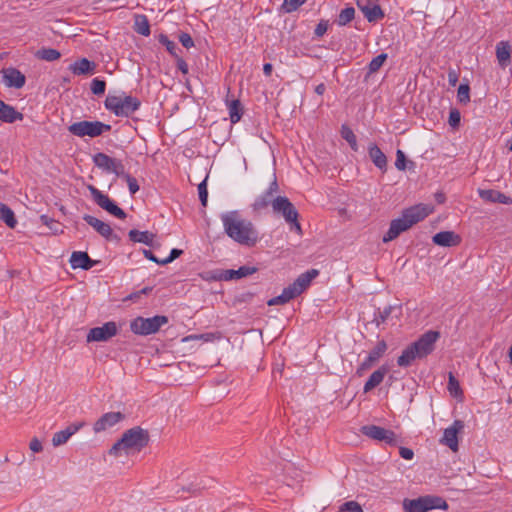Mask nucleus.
<instances>
[{
	"instance_id": "nucleus-2",
	"label": "nucleus",
	"mask_w": 512,
	"mask_h": 512,
	"mask_svg": "<svg viewBox=\"0 0 512 512\" xmlns=\"http://www.w3.org/2000/svg\"><path fill=\"white\" fill-rule=\"evenodd\" d=\"M149 442L147 430L136 426L126 430L122 437L110 448L109 454L115 457L140 452Z\"/></svg>"
},
{
	"instance_id": "nucleus-23",
	"label": "nucleus",
	"mask_w": 512,
	"mask_h": 512,
	"mask_svg": "<svg viewBox=\"0 0 512 512\" xmlns=\"http://www.w3.org/2000/svg\"><path fill=\"white\" fill-rule=\"evenodd\" d=\"M73 269L81 268L88 270L92 268L95 262L88 256L86 252L75 251L71 254L69 260Z\"/></svg>"
},
{
	"instance_id": "nucleus-24",
	"label": "nucleus",
	"mask_w": 512,
	"mask_h": 512,
	"mask_svg": "<svg viewBox=\"0 0 512 512\" xmlns=\"http://www.w3.org/2000/svg\"><path fill=\"white\" fill-rule=\"evenodd\" d=\"M256 271H257V268H255V267L241 266L237 270H234V269L224 270L220 275V279L224 280V281L241 279V278H244V277L254 274Z\"/></svg>"
},
{
	"instance_id": "nucleus-29",
	"label": "nucleus",
	"mask_w": 512,
	"mask_h": 512,
	"mask_svg": "<svg viewBox=\"0 0 512 512\" xmlns=\"http://www.w3.org/2000/svg\"><path fill=\"white\" fill-rule=\"evenodd\" d=\"M129 239L133 242L143 243L148 246H154L155 235L149 231H138L132 229L128 233Z\"/></svg>"
},
{
	"instance_id": "nucleus-51",
	"label": "nucleus",
	"mask_w": 512,
	"mask_h": 512,
	"mask_svg": "<svg viewBox=\"0 0 512 512\" xmlns=\"http://www.w3.org/2000/svg\"><path fill=\"white\" fill-rule=\"evenodd\" d=\"M340 512H363V510L356 501H348L340 507Z\"/></svg>"
},
{
	"instance_id": "nucleus-7",
	"label": "nucleus",
	"mask_w": 512,
	"mask_h": 512,
	"mask_svg": "<svg viewBox=\"0 0 512 512\" xmlns=\"http://www.w3.org/2000/svg\"><path fill=\"white\" fill-rule=\"evenodd\" d=\"M168 322L166 316L156 315L150 318L137 317L130 323V329L138 335H150L159 331V329Z\"/></svg>"
},
{
	"instance_id": "nucleus-46",
	"label": "nucleus",
	"mask_w": 512,
	"mask_h": 512,
	"mask_svg": "<svg viewBox=\"0 0 512 512\" xmlns=\"http://www.w3.org/2000/svg\"><path fill=\"white\" fill-rule=\"evenodd\" d=\"M457 98L461 103H467L470 101V88L467 84H461L458 87Z\"/></svg>"
},
{
	"instance_id": "nucleus-54",
	"label": "nucleus",
	"mask_w": 512,
	"mask_h": 512,
	"mask_svg": "<svg viewBox=\"0 0 512 512\" xmlns=\"http://www.w3.org/2000/svg\"><path fill=\"white\" fill-rule=\"evenodd\" d=\"M182 253L183 251L180 249H172L170 255L167 258L161 260L160 265H166L168 263H171L176 258H178Z\"/></svg>"
},
{
	"instance_id": "nucleus-5",
	"label": "nucleus",
	"mask_w": 512,
	"mask_h": 512,
	"mask_svg": "<svg viewBox=\"0 0 512 512\" xmlns=\"http://www.w3.org/2000/svg\"><path fill=\"white\" fill-rule=\"evenodd\" d=\"M405 512H427L433 509L447 510V502L438 496H424L417 499H405L403 501Z\"/></svg>"
},
{
	"instance_id": "nucleus-63",
	"label": "nucleus",
	"mask_w": 512,
	"mask_h": 512,
	"mask_svg": "<svg viewBox=\"0 0 512 512\" xmlns=\"http://www.w3.org/2000/svg\"><path fill=\"white\" fill-rule=\"evenodd\" d=\"M288 224L290 225L291 230H295L299 235L302 234V228L298 218L295 221H289Z\"/></svg>"
},
{
	"instance_id": "nucleus-38",
	"label": "nucleus",
	"mask_w": 512,
	"mask_h": 512,
	"mask_svg": "<svg viewBox=\"0 0 512 512\" xmlns=\"http://www.w3.org/2000/svg\"><path fill=\"white\" fill-rule=\"evenodd\" d=\"M386 350V342L384 340L378 341L376 346L368 354L370 356V360H375L377 362L384 355Z\"/></svg>"
},
{
	"instance_id": "nucleus-47",
	"label": "nucleus",
	"mask_w": 512,
	"mask_h": 512,
	"mask_svg": "<svg viewBox=\"0 0 512 512\" xmlns=\"http://www.w3.org/2000/svg\"><path fill=\"white\" fill-rule=\"evenodd\" d=\"M106 83L103 80L94 78L91 82V91L95 95H102L105 92Z\"/></svg>"
},
{
	"instance_id": "nucleus-11",
	"label": "nucleus",
	"mask_w": 512,
	"mask_h": 512,
	"mask_svg": "<svg viewBox=\"0 0 512 512\" xmlns=\"http://www.w3.org/2000/svg\"><path fill=\"white\" fill-rule=\"evenodd\" d=\"M118 333L117 324L113 321L106 322L102 326L90 329L87 335V342L108 341Z\"/></svg>"
},
{
	"instance_id": "nucleus-64",
	"label": "nucleus",
	"mask_w": 512,
	"mask_h": 512,
	"mask_svg": "<svg viewBox=\"0 0 512 512\" xmlns=\"http://www.w3.org/2000/svg\"><path fill=\"white\" fill-rule=\"evenodd\" d=\"M143 254H144L145 258L149 259L150 261L160 264L161 260L158 259L150 250L144 249Z\"/></svg>"
},
{
	"instance_id": "nucleus-20",
	"label": "nucleus",
	"mask_w": 512,
	"mask_h": 512,
	"mask_svg": "<svg viewBox=\"0 0 512 512\" xmlns=\"http://www.w3.org/2000/svg\"><path fill=\"white\" fill-rule=\"evenodd\" d=\"M83 219L88 225H90L97 233H99L105 239L112 238L113 230L108 223L88 214L84 215Z\"/></svg>"
},
{
	"instance_id": "nucleus-28",
	"label": "nucleus",
	"mask_w": 512,
	"mask_h": 512,
	"mask_svg": "<svg viewBox=\"0 0 512 512\" xmlns=\"http://www.w3.org/2000/svg\"><path fill=\"white\" fill-rule=\"evenodd\" d=\"M496 57L502 67H505L510 63L511 46L508 42L501 41L496 45Z\"/></svg>"
},
{
	"instance_id": "nucleus-15",
	"label": "nucleus",
	"mask_w": 512,
	"mask_h": 512,
	"mask_svg": "<svg viewBox=\"0 0 512 512\" xmlns=\"http://www.w3.org/2000/svg\"><path fill=\"white\" fill-rule=\"evenodd\" d=\"M125 419L121 412H107L103 414L93 425V431L100 433L106 431Z\"/></svg>"
},
{
	"instance_id": "nucleus-41",
	"label": "nucleus",
	"mask_w": 512,
	"mask_h": 512,
	"mask_svg": "<svg viewBox=\"0 0 512 512\" xmlns=\"http://www.w3.org/2000/svg\"><path fill=\"white\" fill-rule=\"evenodd\" d=\"M386 59H387L386 53H381L378 56H376L375 58H373L371 60V62L369 63V73L370 74L376 73L382 67V65L384 64Z\"/></svg>"
},
{
	"instance_id": "nucleus-30",
	"label": "nucleus",
	"mask_w": 512,
	"mask_h": 512,
	"mask_svg": "<svg viewBox=\"0 0 512 512\" xmlns=\"http://www.w3.org/2000/svg\"><path fill=\"white\" fill-rule=\"evenodd\" d=\"M358 6L362 13L364 14L365 18L369 22H375L379 19H382L384 17V13L379 5H365L362 6L360 2L358 1Z\"/></svg>"
},
{
	"instance_id": "nucleus-19",
	"label": "nucleus",
	"mask_w": 512,
	"mask_h": 512,
	"mask_svg": "<svg viewBox=\"0 0 512 512\" xmlns=\"http://www.w3.org/2000/svg\"><path fill=\"white\" fill-rule=\"evenodd\" d=\"M432 241L441 247H453L461 243V237L453 231H441L433 236Z\"/></svg>"
},
{
	"instance_id": "nucleus-45",
	"label": "nucleus",
	"mask_w": 512,
	"mask_h": 512,
	"mask_svg": "<svg viewBox=\"0 0 512 512\" xmlns=\"http://www.w3.org/2000/svg\"><path fill=\"white\" fill-rule=\"evenodd\" d=\"M61 56L60 52L53 48H46L39 51V57L46 61H55Z\"/></svg>"
},
{
	"instance_id": "nucleus-52",
	"label": "nucleus",
	"mask_w": 512,
	"mask_h": 512,
	"mask_svg": "<svg viewBox=\"0 0 512 512\" xmlns=\"http://www.w3.org/2000/svg\"><path fill=\"white\" fill-rule=\"evenodd\" d=\"M461 114L458 109H451L449 113L448 123L452 128H457L460 125Z\"/></svg>"
},
{
	"instance_id": "nucleus-60",
	"label": "nucleus",
	"mask_w": 512,
	"mask_h": 512,
	"mask_svg": "<svg viewBox=\"0 0 512 512\" xmlns=\"http://www.w3.org/2000/svg\"><path fill=\"white\" fill-rule=\"evenodd\" d=\"M30 449L34 452V453H39L42 451L43 447H42V443L37 439V438H34L31 440L30 442Z\"/></svg>"
},
{
	"instance_id": "nucleus-37",
	"label": "nucleus",
	"mask_w": 512,
	"mask_h": 512,
	"mask_svg": "<svg viewBox=\"0 0 512 512\" xmlns=\"http://www.w3.org/2000/svg\"><path fill=\"white\" fill-rule=\"evenodd\" d=\"M355 16V9L353 7H347L343 10H341L339 16H338V25L339 26H345L348 23H350Z\"/></svg>"
},
{
	"instance_id": "nucleus-53",
	"label": "nucleus",
	"mask_w": 512,
	"mask_h": 512,
	"mask_svg": "<svg viewBox=\"0 0 512 512\" xmlns=\"http://www.w3.org/2000/svg\"><path fill=\"white\" fill-rule=\"evenodd\" d=\"M406 157L402 150H397L395 166L398 170H405L406 168Z\"/></svg>"
},
{
	"instance_id": "nucleus-16",
	"label": "nucleus",
	"mask_w": 512,
	"mask_h": 512,
	"mask_svg": "<svg viewBox=\"0 0 512 512\" xmlns=\"http://www.w3.org/2000/svg\"><path fill=\"white\" fill-rule=\"evenodd\" d=\"M319 275V271L316 269L308 270L301 275L298 276V278L290 284L288 287L290 290L294 293L295 296L300 295L304 290H306L311 281L316 278Z\"/></svg>"
},
{
	"instance_id": "nucleus-55",
	"label": "nucleus",
	"mask_w": 512,
	"mask_h": 512,
	"mask_svg": "<svg viewBox=\"0 0 512 512\" xmlns=\"http://www.w3.org/2000/svg\"><path fill=\"white\" fill-rule=\"evenodd\" d=\"M327 29H328V22L325 20H321L317 24V26L314 30V34L316 37H322L326 33Z\"/></svg>"
},
{
	"instance_id": "nucleus-32",
	"label": "nucleus",
	"mask_w": 512,
	"mask_h": 512,
	"mask_svg": "<svg viewBox=\"0 0 512 512\" xmlns=\"http://www.w3.org/2000/svg\"><path fill=\"white\" fill-rule=\"evenodd\" d=\"M23 114L2 101V122L13 123L23 120Z\"/></svg>"
},
{
	"instance_id": "nucleus-58",
	"label": "nucleus",
	"mask_w": 512,
	"mask_h": 512,
	"mask_svg": "<svg viewBox=\"0 0 512 512\" xmlns=\"http://www.w3.org/2000/svg\"><path fill=\"white\" fill-rule=\"evenodd\" d=\"M202 339L204 341H210L212 339V334H201V335H189L183 339L184 342L190 340H199Z\"/></svg>"
},
{
	"instance_id": "nucleus-12",
	"label": "nucleus",
	"mask_w": 512,
	"mask_h": 512,
	"mask_svg": "<svg viewBox=\"0 0 512 512\" xmlns=\"http://www.w3.org/2000/svg\"><path fill=\"white\" fill-rule=\"evenodd\" d=\"M272 210L275 214L281 215L287 223L299 218V214L295 206L285 196H277L275 198Z\"/></svg>"
},
{
	"instance_id": "nucleus-8",
	"label": "nucleus",
	"mask_w": 512,
	"mask_h": 512,
	"mask_svg": "<svg viewBox=\"0 0 512 512\" xmlns=\"http://www.w3.org/2000/svg\"><path fill=\"white\" fill-rule=\"evenodd\" d=\"M87 189L89 190L93 200L99 207H101L102 209H104L105 211L119 219L126 218L125 211L122 208H120L113 200H111L106 194L102 193L93 185H88Z\"/></svg>"
},
{
	"instance_id": "nucleus-13",
	"label": "nucleus",
	"mask_w": 512,
	"mask_h": 512,
	"mask_svg": "<svg viewBox=\"0 0 512 512\" xmlns=\"http://www.w3.org/2000/svg\"><path fill=\"white\" fill-rule=\"evenodd\" d=\"M432 212L433 206L420 203L403 210L402 216L405 218L409 226L412 227L425 219Z\"/></svg>"
},
{
	"instance_id": "nucleus-59",
	"label": "nucleus",
	"mask_w": 512,
	"mask_h": 512,
	"mask_svg": "<svg viewBox=\"0 0 512 512\" xmlns=\"http://www.w3.org/2000/svg\"><path fill=\"white\" fill-rule=\"evenodd\" d=\"M399 454L403 459L411 460L414 456V452L406 447H401L399 450Z\"/></svg>"
},
{
	"instance_id": "nucleus-14",
	"label": "nucleus",
	"mask_w": 512,
	"mask_h": 512,
	"mask_svg": "<svg viewBox=\"0 0 512 512\" xmlns=\"http://www.w3.org/2000/svg\"><path fill=\"white\" fill-rule=\"evenodd\" d=\"M464 429V423L461 420H455L451 426L446 428L440 443L449 447L453 452L458 451V434Z\"/></svg>"
},
{
	"instance_id": "nucleus-48",
	"label": "nucleus",
	"mask_w": 512,
	"mask_h": 512,
	"mask_svg": "<svg viewBox=\"0 0 512 512\" xmlns=\"http://www.w3.org/2000/svg\"><path fill=\"white\" fill-rule=\"evenodd\" d=\"M198 194L202 206L206 207L208 200L207 178L198 185Z\"/></svg>"
},
{
	"instance_id": "nucleus-40",
	"label": "nucleus",
	"mask_w": 512,
	"mask_h": 512,
	"mask_svg": "<svg viewBox=\"0 0 512 512\" xmlns=\"http://www.w3.org/2000/svg\"><path fill=\"white\" fill-rule=\"evenodd\" d=\"M448 390H449L450 394L454 397H458V396L462 395V390L460 388L459 381L456 379V377L452 373H449Z\"/></svg>"
},
{
	"instance_id": "nucleus-26",
	"label": "nucleus",
	"mask_w": 512,
	"mask_h": 512,
	"mask_svg": "<svg viewBox=\"0 0 512 512\" xmlns=\"http://www.w3.org/2000/svg\"><path fill=\"white\" fill-rule=\"evenodd\" d=\"M387 373L388 368L384 365L374 371L364 385V392L367 393L380 385Z\"/></svg>"
},
{
	"instance_id": "nucleus-50",
	"label": "nucleus",
	"mask_w": 512,
	"mask_h": 512,
	"mask_svg": "<svg viewBox=\"0 0 512 512\" xmlns=\"http://www.w3.org/2000/svg\"><path fill=\"white\" fill-rule=\"evenodd\" d=\"M120 176L123 177L126 180L129 192L132 195H134L135 193H137L139 191L138 182H137V180L134 177H132L131 175H129V174L125 173V172H124V175H120Z\"/></svg>"
},
{
	"instance_id": "nucleus-36",
	"label": "nucleus",
	"mask_w": 512,
	"mask_h": 512,
	"mask_svg": "<svg viewBox=\"0 0 512 512\" xmlns=\"http://www.w3.org/2000/svg\"><path fill=\"white\" fill-rule=\"evenodd\" d=\"M2 221L5 222V224L9 228H15L17 224L16 217L14 215V212L6 205L2 204Z\"/></svg>"
},
{
	"instance_id": "nucleus-18",
	"label": "nucleus",
	"mask_w": 512,
	"mask_h": 512,
	"mask_svg": "<svg viewBox=\"0 0 512 512\" xmlns=\"http://www.w3.org/2000/svg\"><path fill=\"white\" fill-rule=\"evenodd\" d=\"M411 227L406 222L405 218L401 215V217L394 219L390 223V227L387 233L383 236V242L387 243L389 241L397 238L402 232L407 231Z\"/></svg>"
},
{
	"instance_id": "nucleus-42",
	"label": "nucleus",
	"mask_w": 512,
	"mask_h": 512,
	"mask_svg": "<svg viewBox=\"0 0 512 512\" xmlns=\"http://www.w3.org/2000/svg\"><path fill=\"white\" fill-rule=\"evenodd\" d=\"M393 310L392 306H387L383 310H378L374 315V322L377 326H380L383 324L391 315Z\"/></svg>"
},
{
	"instance_id": "nucleus-62",
	"label": "nucleus",
	"mask_w": 512,
	"mask_h": 512,
	"mask_svg": "<svg viewBox=\"0 0 512 512\" xmlns=\"http://www.w3.org/2000/svg\"><path fill=\"white\" fill-rule=\"evenodd\" d=\"M278 190H279V186H278L276 178H274V180L270 183V185L266 191L270 192L271 194L276 196V193L278 192Z\"/></svg>"
},
{
	"instance_id": "nucleus-9",
	"label": "nucleus",
	"mask_w": 512,
	"mask_h": 512,
	"mask_svg": "<svg viewBox=\"0 0 512 512\" xmlns=\"http://www.w3.org/2000/svg\"><path fill=\"white\" fill-rule=\"evenodd\" d=\"M360 431L363 435L373 440L384 442L391 446L397 444V436L392 430L376 425H365L361 427Z\"/></svg>"
},
{
	"instance_id": "nucleus-3",
	"label": "nucleus",
	"mask_w": 512,
	"mask_h": 512,
	"mask_svg": "<svg viewBox=\"0 0 512 512\" xmlns=\"http://www.w3.org/2000/svg\"><path fill=\"white\" fill-rule=\"evenodd\" d=\"M440 334L437 331H427L417 341L410 344L402 351L397 359L400 367H408L415 359H421L433 352L435 343L439 339Z\"/></svg>"
},
{
	"instance_id": "nucleus-17",
	"label": "nucleus",
	"mask_w": 512,
	"mask_h": 512,
	"mask_svg": "<svg viewBox=\"0 0 512 512\" xmlns=\"http://www.w3.org/2000/svg\"><path fill=\"white\" fill-rule=\"evenodd\" d=\"M2 80L8 87L16 89L22 88L25 85V75L15 68L2 69Z\"/></svg>"
},
{
	"instance_id": "nucleus-1",
	"label": "nucleus",
	"mask_w": 512,
	"mask_h": 512,
	"mask_svg": "<svg viewBox=\"0 0 512 512\" xmlns=\"http://www.w3.org/2000/svg\"><path fill=\"white\" fill-rule=\"evenodd\" d=\"M225 233L235 242L244 246H254L259 239L258 231L252 221L239 211H229L221 215Z\"/></svg>"
},
{
	"instance_id": "nucleus-39",
	"label": "nucleus",
	"mask_w": 512,
	"mask_h": 512,
	"mask_svg": "<svg viewBox=\"0 0 512 512\" xmlns=\"http://www.w3.org/2000/svg\"><path fill=\"white\" fill-rule=\"evenodd\" d=\"M342 137L349 143L352 150L357 151V140L354 132L347 126L343 125L341 129Z\"/></svg>"
},
{
	"instance_id": "nucleus-4",
	"label": "nucleus",
	"mask_w": 512,
	"mask_h": 512,
	"mask_svg": "<svg viewBox=\"0 0 512 512\" xmlns=\"http://www.w3.org/2000/svg\"><path fill=\"white\" fill-rule=\"evenodd\" d=\"M141 102L138 98L126 95L124 92L118 95L109 94L105 100V107L119 117H129L139 109Z\"/></svg>"
},
{
	"instance_id": "nucleus-57",
	"label": "nucleus",
	"mask_w": 512,
	"mask_h": 512,
	"mask_svg": "<svg viewBox=\"0 0 512 512\" xmlns=\"http://www.w3.org/2000/svg\"><path fill=\"white\" fill-rule=\"evenodd\" d=\"M375 362V360H370V356L368 355L367 358L359 366L357 373L360 375L363 371L369 369Z\"/></svg>"
},
{
	"instance_id": "nucleus-35",
	"label": "nucleus",
	"mask_w": 512,
	"mask_h": 512,
	"mask_svg": "<svg viewBox=\"0 0 512 512\" xmlns=\"http://www.w3.org/2000/svg\"><path fill=\"white\" fill-rule=\"evenodd\" d=\"M229 116L232 123H237L241 119L242 106L239 100H232L229 105Z\"/></svg>"
},
{
	"instance_id": "nucleus-34",
	"label": "nucleus",
	"mask_w": 512,
	"mask_h": 512,
	"mask_svg": "<svg viewBox=\"0 0 512 512\" xmlns=\"http://www.w3.org/2000/svg\"><path fill=\"white\" fill-rule=\"evenodd\" d=\"M135 31L143 36L150 35V25L148 19L144 15H138L135 18Z\"/></svg>"
},
{
	"instance_id": "nucleus-61",
	"label": "nucleus",
	"mask_w": 512,
	"mask_h": 512,
	"mask_svg": "<svg viewBox=\"0 0 512 512\" xmlns=\"http://www.w3.org/2000/svg\"><path fill=\"white\" fill-rule=\"evenodd\" d=\"M177 68L183 73H188V64L182 58L177 59Z\"/></svg>"
},
{
	"instance_id": "nucleus-25",
	"label": "nucleus",
	"mask_w": 512,
	"mask_h": 512,
	"mask_svg": "<svg viewBox=\"0 0 512 512\" xmlns=\"http://www.w3.org/2000/svg\"><path fill=\"white\" fill-rule=\"evenodd\" d=\"M479 196L488 202L492 203H502V204H510L512 203V199L509 196H506L505 194L492 190H479Z\"/></svg>"
},
{
	"instance_id": "nucleus-56",
	"label": "nucleus",
	"mask_w": 512,
	"mask_h": 512,
	"mask_svg": "<svg viewBox=\"0 0 512 512\" xmlns=\"http://www.w3.org/2000/svg\"><path fill=\"white\" fill-rule=\"evenodd\" d=\"M179 41L185 48H191L194 46V41L188 33H181Z\"/></svg>"
},
{
	"instance_id": "nucleus-31",
	"label": "nucleus",
	"mask_w": 512,
	"mask_h": 512,
	"mask_svg": "<svg viewBox=\"0 0 512 512\" xmlns=\"http://www.w3.org/2000/svg\"><path fill=\"white\" fill-rule=\"evenodd\" d=\"M277 196H274L270 192L264 191L259 195L252 204L254 211L259 212L271 206L273 208V202Z\"/></svg>"
},
{
	"instance_id": "nucleus-44",
	"label": "nucleus",
	"mask_w": 512,
	"mask_h": 512,
	"mask_svg": "<svg viewBox=\"0 0 512 512\" xmlns=\"http://www.w3.org/2000/svg\"><path fill=\"white\" fill-rule=\"evenodd\" d=\"M307 0H284L281 6V9L285 13H292L296 11L301 5H303Z\"/></svg>"
},
{
	"instance_id": "nucleus-43",
	"label": "nucleus",
	"mask_w": 512,
	"mask_h": 512,
	"mask_svg": "<svg viewBox=\"0 0 512 512\" xmlns=\"http://www.w3.org/2000/svg\"><path fill=\"white\" fill-rule=\"evenodd\" d=\"M40 221L42 224L46 225L53 233L56 234L62 232L60 223L50 218L49 216L41 215Z\"/></svg>"
},
{
	"instance_id": "nucleus-10",
	"label": "nucleus",
	"mask_w": 512,
	"mask_h": 512,
	"mask_svg": "<svg viewBox=\"0 0 512 512\" xmlns=\"http://www.w3.org/2000/svg\"><path fill=\"white\" fill-rule=\"evenodd\" d=\"M95 166L107 173H114L117 176L124 175V165L122 161L112 158L105 153H97L93 157Z\"/></svg>"
},
{
	"instance_id": "nucleus-33",
	"label": "nucleus",
	"mask_w": 512,
	"mask_h": 512,
	"mask_svg": "<svg viewBox=\"0 0 512 512\" xmlns=\"http://www.w3.org/2000/svg\"><path fill=\"white\" fill-rule=\"evenodd\" d=\"M296 296L294 293L290 290L289 287H286L283 289L282 293L276 297L271 298L268 300L267 304L269 306H275V305H283L288 303L290 300L295 298Z\"/></svg>"
},
{
	"instance_id": "nucleus-27",
	"label": "nucleus",
	"mask_w": 512,
	"mask_h": 512,
	"mask_svg": "<svg viewBox=\"0 0 512 512\" xmlns=\"http://www.w3.org/2000/svg\"><path fill=\"white\" fill-rule=\"evenodd\" d=\"M369 157L376 167L385 170L387 167V158L376 144H370L368 149Z\"/></svg>"
},
{
	"instance_id": "nucleus-49",
	"label": "nucleus",
	"mask_w": 512,
	"mask_h": 512,
	"mask_svg": "<svg viewBox=\"0 0 512 512\" xmlns=\"http://www.w3.org/2000/svg\"><path fill=\"white\" fill-rule=\"evenodd\" d=\"M159 42L166 47L167 51L172 54V55H176L175 51L177 49V45L175 42L169 40V38L164 35V34H160L159 35Z\"/></svg>"
},
{
	"instance_id": "nucleus-6",
	"label": "nucleus",
	"mask_w": 512,
	"mask_h": 512,
	"mask_svg": "<svg viewBox=\"0 0 512 512\" xmlns=\"http://www.w3.org/2000/svg\"><path fill=\"white\" fill-rule=\"evenodd\" d=\"M111 130V126L100 121H79L72 123L68 131L77 137L95 138Z\"/></svg>"
},
{
	"instance_id": "nucleus-22",
	"label": "nucleus",
	"mask_w": 512,
	"mask_h": 512,
	"mask_svg": "<svg viewBox=\"0 0 512 512\" xmlns=\"http://www.w3.org/2000/svg\"><path fill=\"white\" fill-rule=\"evenodd\" d=\"M74 75H92L95 73L96 64L87 58H81L69 66Z\"/></svg>"
},
{
	"instance_id": "nucleus-21",
	"label": "nucleus",
	"mask_w": 512,
	"mask_h": 512,
	"mask_svg": "<svg viewBox=\"0 0 512 512\" xmlns=\"http://www.w3.org/2000/svg\"><path fill=\"white\" fill-rule=\"evenodd\" d=\"M83 423H72L67 426L64 430L58 431L53 435L52 444L55 447L65 444L72 435L83 427Z\"/></svg>"
}]
</instances>
